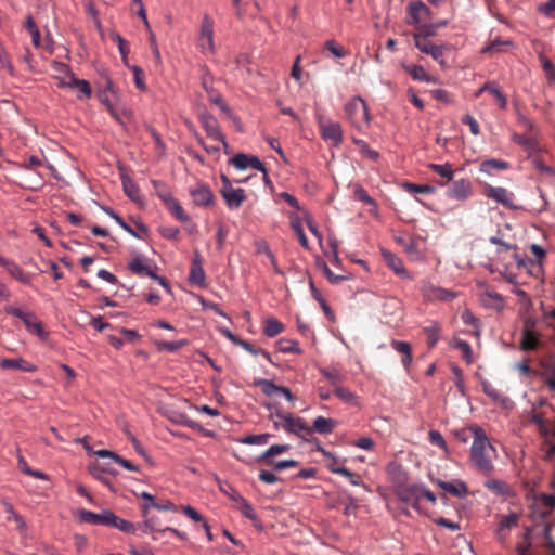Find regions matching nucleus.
Instances as JSON below:
<instances>
[{
	"label": "nucleus",
	"instance_id": "7c9ffc66",
	"mask_svg": "<svg viewBox=\"0 0 555 555\" xmlns=\"http://www.w3.org/2000/svg\"><path fill=\"white\" fill-rule=\"evenodd\" d=\"M488 91L498 102V105L501 108H505L507 101L505 95L502 93V91L495 86L494 83H485L477 92L476 96H479L482 92Z\"/></svg>",
	"mask_w": 555,
	"mask_h": 555
},
{
	"label": "nucleus",
	"instance_id": "a211bd4d",
	"mask_svg": "<svg viewBox=\"0 0 555 555\" xmlns=\"http://www.w3.org/2000/svg\"><path fill=\"white\" fill-rule=\"evenodd\" d=\"M188 282L190 285L205 287L206 286V275L204 269L202 267V261L199 259V255L195 253V257L192 261V267L190 274L188 276Z\"/></svg>",
	"mask_w": 555,
	"mask_h": 555
},
{
	"label": "nucleus",
	"instance_id": "4be33fe9",
	"mask_svg": "<svg viewBox=\"0 0 555 555\" xmlns=\"http://www.w3.org/2000/svg\"><path fill=\"white\" fill-rule=\"evenodd\" d=\"M384 260L386 261L387 266L392 269L396 274L404 278V279H412V276L409 274V272L404 269L402 260L393 255L390 251H383Z\"/></svg>",
	"mask_w": 555,
	"mask_h": 555
},
{
	"label": "nucleus",
	"instance_id": "a19ab883",
	"mask_svg": "<svg viewBox=\"0 0 555 555\" xmlns=\"http://www.w3.org/2000/svg\"><path fill=\"white\" fill-rule=\"evenodd\" d=\"M284 331V325L275 318H270L264 324V334L268 337H275Z\"/></svg>",
	"mask_w": 555,
	"mask_h": 555
},
{
	"label": "nucleus",
	"instance_id": "c03bdc74",
	"mask_svg": "<svg viewBox=\"0 0 555 555\" xmlns=\"http://www.w3.org/2000/svg\"><path fill=\"white\" fill-rule=\"evenodd\" d=\"M508 168V163L499 159H488L481 163L480 171L490 173L492 170H504Z\"/></svg>",
	"mask_w": 555,
	"mask_h": 555
},
{
	"label": "nucleus",
	"instance_id": "cd10ccee",
	"mask_svg": "<svg viewBox=\"0 0 555 555\" xmlns=\"http://www.w3.org/2000/svg\"><path fill=\"white\" fill-rule=\"evenodd\" d=\"M336 426H337V421H335L333 418L318 416L313 421V425L310 428L312 429V433L315 431L321 435H327V434H331Z\"/></svg>",
	"mask_w": 555,
	"mask_h": 555
},
{
	"label": "nucleus",
	"instance_id": "e433bc0d",
	"mask_svg": "<svg viewBox=\"0 0 555 555\" xmlns=\"http://www.w3.org/2000/svg\"><path fill=\"white\" fill-rule=\"evenodd\" d=\"M482 302L486 307L501 310L504 307V299L503 297L496 293V292H485L482 295Z\"/></svg>",
	"mask_w": 555,
	"mask_h": 555
},
{
	"label": "nucleus",
	"instance_id": "052dcab7",
	"mask_svg": "<svg viewBox=\"0 0 555 555\" xmlns=\"http://www.w3.org/2000/svg\"><path fill=\"white\" fill-rule=\"evenodd\" d=\"M257 384H258V386L261 387L262 392L267 396L280 395V390H281L282 386H278L269 379H260Z\"/></svg>",
	"mask_w": 555,
	"mask_h": 555
},
{
	"label": "nucleus",
	"instance_id": "4d7b16f0",
	"mask_svg": "<svg viewBox=\"0 0 555 555\" xmlns=\"http://www.w3.org/2000/svg\"><path fill=\"white\" fill-rule=\"evenodd\" d=\"M289 448L288 444H273L261 455L260 460L268 464V461H271L270 457L284 453L288 451Z\"/></svg>",
	"mask_w": 555,
	"mask_h": 555
},
{
	"label": "nucleus",
	"instance_id": "7ed1b4c3",
	"mask_svg": "<svg viewBox=\"0 0 555 555\" xmlns=\"http://www.w3.org/2000/svg\"><path fill=\"white\" fill-rule=\"evenodd\" d=\"M346 115L357 128H362L369 122V109L366 103L360 98H352L345 106Z\"/></svg>",
	"mask_w": 555,
	"mask_h": 555
},
{
	"label": "nucleus",
	"instance_id": "aec40b11",
	"mask_svg": "<svg viewBox=\"0 0 555 555\" xmlns=\"http://www.w3.org/2000/svg\"><path fill=\"white\" fill-rule=\"evenodd\" d=\"M0 367L2 370H10V369H16L23 372H36L37 366L28 361H26L23 358H15V359H2L0 361Z\"/></svg>",
	"mask_w": 555,
	"mask_h": 555
},
{
	"label": "nucleus",
	"instance_id": "f257e3e1",
	"mask_svg": "<svg viewBox=\"0 0 555 555\" xmlns=\"http://www.w3.org/2000/svg\"><path fill=\"white\" fill-rule=\"evenodd\" d=\"M472 430L474 441L470 448V462L479 473L490 475L494 470L492 461L496 457V449L489 442L482 428L474 426Z\"/></svg>",
	"mask_w": 555,
	"mask_h": 555
},
{
	"label": "nucleus",
	"instance_id": "412c9836",
	"mask_svg": "<svg viewBox=\"0 0 555 555\" xmlns=\"http://www.w3.org/2000/svg\"><path fill=\"white\" fill-rule=\"evenodd\" d=\"M94 455H96L98 457H102V459L109 457L115 463L119 464L121 467H124L127 470L139 472V466L134 465L129 460L124 459L122 456H120L119 454H117L113 451H109L106 449H101V450L94 451Z\"/></svg>",
	"mask_w": 555,
	"mask_h": 555
},
{
	"label": "nucleus",
	"instance_id": "603ef678",
	"mask_svg": "<svg viewBox=\"0 0 555 555\" xmlns=\"http://www.w3.org/2000/svg\"><path fill=\"white\" fill-rule=\"evenodd\" d=\"M417 31L413 35L414 43H416V38L420 36L425 40H428L429 37H433L437 33V26L434 24L430 25H416Z\"/></svg>",
	"mask_w": 555,
	"mask_h": 555
},
{
	"label": "nucleus",
	"instance_id": "5701e85b",
	"mask_svg": "<svg viewBox=\"0 0 555 555\" xmlns=\"http://www.w3.org/2000/svg\"><path fill=\"white\" fill-rule=\"evenodd\" d=\"M162 201L166 205L167 209L180 221L186 222L189 216L184 212L182 206L171 195H162Z\"/></svg>",
	"mask_w": 555,
	"mask_h": 555
},
{
	"label": "nucleus",
	"instance_id": "c756f323",
	"mask_svg": "<svg viewBox=\"0 0 555 555\" xmlns=\"http://www.w3.org/2000/svg\"><path fill=\"white\" fill-rule=\"evenodd\" d=\"M2 267H4L5 270L8 271V273L12 278L16 279L18 282H21L25 285H29L31 283L30 278L28 275H26L24 273L23 269L14 261L7 259L5 263H3Z\"/></svg>",
	"mask_w": 555,
	"mask_h": 555
},
{
	"label": "nucleus",
	"instance_id": "8fccbe9b",
	"mask_svg": "<svg viewBox=\"0 0 555 555\" xmlns=\"http://www.w3.org/2000/svg\"><path fill=\"white\" fill-rule=\"evenodd\" d=\"M137 496L141 498L144 503L141 505V514L142 517L146 518L149 516V511L156 503L154 495L149 492L134 493Z\"/></svg>",
	"mask_w": 555,
	"mask_h": 555
},
{
	"label": "nucleus",
	"instance_id": "680f3d73",
	"mask_svg": "<svg viewBox=\"0 0 555 555\" xmlns=\"http://www.w3.org/2000/svg\"><path fill=\"white\" fill-rule=\"evenodd\" d=\"M270 438V434L248 435L240 439V441L245 444H266Z\"/></svg>",
	"mask_w": 555,
	"mask_h": 555
},
{
	"label": "nucleus",
	"instance_id": "f8f14e48",
	"mask_svg": "<svg viewBox=\"0 0 555 555\" xmlns=\"http://www.w3.org/2000/svg\"><path fill=\"white\" fill-rule=\"evenodd\" d=\"M534 325L535 322L531 319L526 320L525 326L522 328L521 333V348L525 351H532L537 350L539 347L542 346V343L540 338L538 337L537 333L534 332Z\"/></svg>",
	"mask_w": 555,
	"mask_h": 555
},
{
	"label": "nucleus",
	"instance_id": "9d476101",
	"mask_svg": "<svg viewBox=\"0 0 555 555\" xmlns=\"http://www.w3.org/2000/svg\"><path fill=\"white\" fill-rule=\"evenodd\" d=\"M319 128L324 140L332 141L334 145H339L343 142V131L338 122L321 118Z\"/></svg>",
	"mask_w": 555,
	"mask_h": 555
},
{
	"label": "nucleus",
	"instance_id": "9b49d317",
	"mask_svg": "<svg viewBox=\"0 0 555 555\" xmlns=\"http://www.w3.org/2000/svg\"><path fill=\"white\" fill-rule=\"evenodd\" d=\"M231 163L240 170H245L247 168H254L263 173L264 181L268 182V172L263 164L259 160L258 157L253 155H247L243 153L236 154Z\"/></svg>",
	"mask_w": 555,
	"mask_h": 555
},
{
	"label": "nucleus",
	"instance_id": "864d4df0",
	"mask_svg": "<svg viewBox=\"0 0 555 555\" xmlns=\"http://www.w3.org/2000/svg\"><path fill=\"white\" fill-rule=\"evenodd\" d=\"M237 509L248 519L250 520H257V515L251 506L250 503H248L245 499L238 498L237 499Z\"/></svg>",
	"mask_w": 555,
	"mask_h": 555
},
{
	"label": "nucleus",
	"instance_id": "6ab92c4d",
	"mask_svg": "<svg viewBox=\"0 0 555 555\" xmlns=\"http://www.w3.org/2000/svg\"><path fill=\"white\" fill-rule=\"evenodd\" d=\"M436 483L440 489L456 498H464L468 494V487L462 480L443 481L439 479Z\"/></svg>",
	"mask_w": 555,
	"mask_h": 555
},
{
	"label": "nucleus",
	"instance_id": "393cba45",
	"mask_svg": "<svg viewBox=\"0 0 555 555\" xmlns=\"http://www.w3.org/2000/svg\"><path fill=\"white\" fill-rule=\"evenodd\" d=\"M128 268L132 273L147 275L156 282L160 278V275H158L153 269H151L149 266L143 264L140 257L133 258L129 262Z\"/></svg>",
	"mask_w": 555,
	"mask_h": 555
},
{
	"label": "nucleus",
	"instance_id": "79ce46f5",
	"mask_svg": "<svg viewBox=\"0 0 555 555\" xmlns=\"http://www.w3.org/2000/svg\"><path fill=\"white\" fill-rule=\"evenodd\" d=\"M554 526L555 524L552 521H544L542 527V534L544 538L545 546L551 551V555H555V541L551 534Z\"/></svg>",
	"mask_w": 555,
	"mask_h": 555
},
{
	"label": "nucleus",
	"instance_id": "5fc2aeb1",
	"mask_svg": "<svg viewBox=\"0 0 555 555\" xmlns=\"http://www.w3.org/2000/svg\"><path fill=\"white\" fill-rule=\"evenodd\" d=\"M291 225H292V229L293 231L296 233L298 240H299V243L300 245L305 248V249H308L309 248V243H308V238L304 232V229H302V225H301V222L299 219H293L292 222H291Z\"/></svg>",
	"mask_w": 555,
	"mask_h": 555
},
{
	"label": "nucleus",
	"instance_id": "774afa93",
	"mask_svg": "<svg viewBox=\"0 0 555 555\" xmlns=\"http://www.w3.org/2000/svg\"><path fill=\"white\" fill-rule=\"evenodd\" d=\"M538 11L548 18H555V0H547L538 7Z\"/></svg>",
	"mask_w": 555,
	"mask_h": 555
},
{
	"label": "nucleus",
	"instance_id": "338daca9",
	"mask_svg": "<svg viewBox=\"0 0 555 555\" xmlns=\"http://www.w3.org/2000/svg\"><path fill=\"white\" fill-rule=\"evenodd\" d=\"M128 438L131 441L135 452L143 456L149 464L153 465L152 457L146 453L145 449L143 448L141 442L135 438V436H133L132 433H129Z\"/></svg>",
	"mask_w": 555,
	"mask_h": 555
},
{
	"label": "nucleus",
	"instance_id": "1a4fd4ad",
	"mask_svg": "<svg viewBox=\"0 0 555 555\" xmlns=\"http://www.w3.org/2000/svg\"><path fill=\"white\" fill-rule=\"evenodd\" d=\"M421 487L422 485L418 483L401 486L397 490V495L400 501L411 505L415 511L421 512Z\"/></svg>",
	"mask_w": 555,
	"mask_h": 555
},
{
	"label": "nucleus",
	"instance_id": "6e6d98bb",
	"mask_svg": "<svg viewBox=\"0 0 555 555\" xmlns=\"http://www.w3.org/2000/svg\"><path fill=\"white\" fill-rule=\"evenodd\" d=\"M539 60L541 62L542 68L545 73L547 80L550 82L555 83V67L551 60L543 54H540Z\"/></svg>",
	"mask_w": 555,
	"mask_h": 555
},
{
	"label": "nucleus",
	"instance_id": "bb28decb",
	"mask_svg": "<svg viewBox=\"0 0 555 555\" xmlns=\"http://www.w3.org/2000/svg\"><path fill=\"white\" fill-rule=\"evenodd\" d=\"M390 345L396 351L402 354L401 363L405 369H409L413 359L411 345L406 341L396 339L391 340Z\"/></svg>",
	"mask_w": 555,
	"mask_h": 555
},
{
	"label": "nucleus",
	"instance_id": "ea45409f",
	"mask_svg": "<svg viewBox=\"0 0 555 555\" xmlns=\"http://www.w3.org/2000/svg\"><path fill=\"white\" fill-rule=\"evenodd\" d=\"M485 487L499 495H508L511 492L509 486L499 479H489L485 482Z\"/></svg>",
	"mask_w": 555,
	"mask_h": 555
},
{
	"label": "nucleus",
	"instance_id": "473e14b6",
	"mask_svg": "<svg viewBox=\"0 0 555 555\" xmlns=\"http://www.w3.org/2000/svg\"><path fill=\"white\" fill-rule=\"evenodd\" d=\"M319 450L328 459L327 462V468L335 474L341 475V476H349L350 470L347 469L345 466H343L339 463V460L332 455L330 452H326L323 448L319 447Z\"/></svg>",
	"mask_w": 555,
	"mask_h": 555
},
{
	"label": "nucleus",
	"instance_id": "2eb2a0df",
	"mask_svg": "<svg viewBox=\"0 0 555 555\" xmlns=\"http://www.w3.org/2000/svg\"><path fill=\"white\" fill-rule=\"evenodd\" d=\"M485 195L488 198H491L505 207H512V201H513L514 195L512 192L507 191L505 188L492 186V185L486 183L485 184Z\"/></svg>",
	"mask_w": 555,
	"mask_h": 555
},
{
	"label": "nucleus",
	"instance_id": "3c124183",
	"mask_svg": "<svg viewBox=\"0 0 555 555\" xmlns=\"http://www.w3.org/2000/svg\"><path fill=\"white\" fill-rule=\"evenodd\" d=\"M193 202L199 206H208V188L202 185L201 188L191 191Z\"/></svg>",
	"mask_w": 555,
	"mask_h": 555
},
{
	"label": "nucleus",
	"instance_id": "0e129e2a",
	"mask_svg": "<svg viewBox=\"0 0 555 555\" xmlns=\"http://www.w3.org/2000/svg\"><path fill=\"white\" fill-rule=\"evenodd\" d=\"M278 348L284 353H298L300 351L298 344L291 339H280L278 341Z\"/></svg>",
	"mask_w": 555,
	"mask_h": 555
},
{
	"label": "nucleus",
	"instance_id": "f3484780",
	"mask_svg": "<svg viewBox=\"0 0 555 555\" xmlns=\"http://www.w3.org/2000/svg\"><path fill=\"white\" fill-rule=\"evenodd\" d=\"M88 472L92 477H94L95 479H98L99 481H101L102 483L107 486L112 492H115V489H114L111 480L106 477H103V474H109V475L115 476L118 474L117 469L109 467V466H103L95 462V463H91L88 466Z\"/></svg>",
	"mask_w": 555,
	"mask_h": 555
},
{
	"label": "nucleus",
	"instance_id": "20e7f679",
	"mask_svg": "<svg viewBox=\"0 0 555 555\" xmlns=\"http://www.w3.org/2000/svg\"><path fill=\"white\" fill-rule=\"evenodd\" d=\"M530 421L538 427L539 434L544 439L545 459L552 461L555 457V443L551 440V428L548 422L542 413L533 412Z\"/></svg>",
	"mask_w": 555,
	"mask_h": 555
},
{
	"label": "nucleus",
	"instance_id": "e2e57ef3",
	"mask_svg": "<svg viewBox=\"0 0 555 555\" xmlns=\"http://www.w3.org/2000/svg\"><path fill=\"white\" fill-rule=\"evenodd\" d=\"M209 138H210V141L214 140V141H218V144L217 145H210V153L212 151H219L220 150V145H222L224 149L228 147V144L224 140V137L221 134V132L215 128L211 124H210V134H209Z\"/></svg>",
	"mask_w": 555,
	"mask_h": 555
},
{
	"label": "nucleus",
	"instance_id": "c9c22d12",
	"mask_svg": "<svg viewBox=\"0 0 555 555\" xmlns=\"http://www.w3.org/2000/svg\"><path fill=\"white\" fill-rule=\"evenodd\" d=\"M17 465L20 470L28 476L35 477L37 479L47 480L49 477L41 470H35L30 468L24 459V456L20 453V449H17Z\"/></svg>",
	"mask_w": 555,
	"mask_h": 555
},
{
	"label": "nucleus",
	"instance_id": "c85d7f7f",
	"mask_svg": "<svg viewBox=\"0 0 555 555\" xmlns=\"http://www.w3.org/2000/svg\"><path fill=\"white\" fill-rule=\"evenodd\" d=\"M218 330L227 337L229 338L233 344L244 348L246 351H248L249 353H251L253 356H257L259 354L260 352V349L254 347L250 343L246 341V340H243L241 338H238L237 336H235L230 330L225 328V327H222V326H218Z\"/></svg>",
	"mask_w": 555,
	"mask_h": 555
},
{
	"label": "nucleus",
	"instance_id": "69168bd1",
	"mask_svg": "<svg viewBox=\"0 0 555 555\" xmlns=\"http://www.w3.org/2000/svg\"><path fill=\"white\" fill-rule=\"evenodd\" d=\"M129 69L133 73L135 87L141 91H145L146 85L144 82L143 69L138 65L129 66Z\"/></svg>",
	"mask_w": 555,
	"mask_h": 555
},
{
	"label": "nucleus",
	"instance_id": "13d9d810",
	"mask_svg": "<svg viewBox=\"0 0 555 555\" xmlns=\"http://www.w3.org/2000/svg\"><path fill=\"white\" fill-rule=\"evenodd\" d=\"M324 49L331 52V54L337 59H343L347 55L345 49L333 39L325 41Z\"/></svg>",
	"mask_w": 555,
	"mask_h": 555
},
{
	"label": "nucleus",
	"instance_id": "dca6fc26",
	"mask_svg": "<svg viewBox=\"0 0 555 555\" xmlns=\"http://www.w3.org/2000/svg\"><path fill=\"white\" fill-rule=\"evenodd\" d=\"M414 44L422 53L430 55L440 65L444 64V52L442 46L434 44L433 42L425 40L420 36L416 38V43Z\"/></svg>",
	"mask_w": 555,
	"mask_h": 555
},
{
	"label": "nucleus",
	"instance_id": "a878e982",
	"mask_svg": "<svg viewBox=\"0 0 555 555\" xmlns=\"http://www.w3.org/2000/svg\"><path fill=\"white\" fill-rule=\"evenodd\" d=\"M428 168L437 173L443 181L439 182L441 186H444L447 183L452 181L454 171L452 169V165L450 163L446 164H429Z\"/></svg>",
	"mask_w": 555,
	"mask_h": 555
},
{
	"label": "nucleus",
	"instance_id": "37998d69",
	"mask_svg": "<svg viewBox=\"0 0 555 555\" xmlns=\"http://www.w3.org/2000/svg\"><path fill=\"white\" fill-rule=\"evenodd\" d=\"M424 333L427 335V343L430 348L436 346L439 340L440 326L437 322H431L424 327Z\"/></svg>",
	"mask_w": 555,
	"mask_h": 555
},
{
	"label": "nucleus",
	"instance_id": "f704fd0d",
	"mask_svg": "<svg viewBox=\"0 0 555 555\" xmlns=\"http://www.w3.org/2000/svg\"><path fill=\"white\" fill-rule=\"evenodd\" d=\"M402 68L417 81L429 82L430 76L426 73L423 66L414 64H402Z\"/></svg>",
	"mask_w": 555,
	"mask_h": 555
},
{
	"label": "nucleus",
	"instance_id": "bf43d9fd",
	"mask_svg": "<svg viewBox=\"0 0 555 555\" xmlns=\"http://www.w3.org/2000/svg\"><path fill=\"white\" fill-rule=\"evenodd\" d=\"M185 344H186V340H178V341L159 340V341H156V346L159 351H169V352H175V351L179 350Z\"/></svg>",
	"mask_w": 555,
	"mask_h": 555
},
{
	"label": "nucleus",
	"instance_id": "4c0bfd02",
	"mask_svg": "<svg viewBox=\"0 0 555 555\" xmlns=\"http://www.w3.org/2000/svg\"><path fill=\"white\" fill-rule=\"evenodd\" d=\"M257 253L259 255H263L266 257V259L268 260V262L270 263V266L272 267L273 271L276 274H280V275L284 274L283 271L278 266V262H276V259H275L273 253L270 250L269 246L266 243L257 244Z\"/></svg>",
	"mask_w": 555,
	"mask_h": 555
},
{
	"label": "nucleus",
	"instance_id": "b1692460",
	"mask_svg": "<svg viewBox=\"0 0 555 555\" xmlns=\"http://www.w3.org/2000/svg\"><path fill=\"white\" fill-rule=\"evenodd\" d=\"M61 65V72L66 75V78H60L57 77V87L59 88H68V89H77L79 85L81 83L82 79L77 78L70 67L66 64H60Z\"/></svg>",
	"mask_w": 555,
	"mask_h": 555
},
{
	"label": "nucleus",
	"instance_id": "4468645a",
	"mask_svg": "<svg viewBox=\"0 0 555 555\" xmlns=\"http://www.w3.org/2000/svg\"><path fill=\"white\" fill-rule=\"evenodd\" d=\"M447 196L452 199L465 201L473 194V186L468 179H460L452 182L447 190Z\"/></svg>",
	"mask_w": 555,
	"mask_h": 555
},
{
	"label": "nucleus",
	"instance_id": "0eeeda50",
	"mask_svg": "<svg viewBox=\"0 0 555 555\" xmlns=\"http://www.w3.org/2000/svg\"><path fill=\"white\" fill-rule=\"evenodd\" d=\"M278 416L283 421L282 427L287 433L302 438L312 434V429L304 418L294 417L291 413L278 414Z\"/></svg>",
	"mask_w": 555,
	"mask_h": 555
},
{
	"label": "nucleus",
	"instance_id": "f03ea898",
	"mask_svg": "<svg viewBox=\"0 0 555 555\" xmlns=\"http://www.w3.org/2000/svg\"><path fill=\"white\" fill-rule=\"evenodd\" d=\"M4 311L9 315L21 319L27 331L36 335L41 341H47L49 339V332L44 330L43 323L34 312H24L20 308L13 306L4 307Z\"/></svg>",
	"mask_w": 555,
	"mask_h": 555
},
{
	"label": "nucleus",
	"instance_id": "49530a36",
	"mask_svg": "<svg viewBox=\"0 0 555 555\" xmlns=\"http://www.w3.org/2000/svg\"><path fill=\"white\" fill-rule=\"evenodd\" d=\"M482 390L494 402L504 403L506 401V397L488 382L482 383Z\"/></svg>",
	"mask_w": 555,
	"mask_h": 555
},
{
	"label": "nucleus",
	"instance_id": "72a5a7b5",
	"mask_svg": "<svg viewBox=\"0 0 555 555\" xmlns=\"http://www.w3.org/2000/svg\"><path fill=\"white\" fill-rule=\"evenodd\" d=\"M122 190L125 194L134 203H142L140 190L130 177H124Z\"/></svg>",
	"mask_w": 555,
	"mask_h": 555
},
{
	"label": "nucleus",
	"instance_id": "6e6552de",
	"mask_svg": "<svg viewBox=\"0 0 555 555\" xmlns=\"http://www.w3.org/2000/svg\"><path fill=\"white\" fill-rule=\"evenodd\" d=\"M420 289L426 300L451 301L456 296L455 293L435 286L428 281H422Z\"/></svg>",
	"mask_w": 555,
	"mask_h": 555
},
{
	"label": "nucleus",
	"instance_id": "2f4dec72",
	"mask_svg": "<svg viewBox=\"0 0 555 555\" xmlns=\"http://www.w3.org/2000/svg\"><path fill=\"white\" fill-rule=\"evenodd\" d=\"M539 364L542 369L541 376L543 378L548 376H555V356L552 352L544 353L539 359Z\"/></svg>",
	"mask_w": 555,
	"mask_h": 555
},
{
	"label": "nucleus",
	"instance_id": "de8ad7c7",
	"mask_svg": "<svg viewBox=\"0 0 555 555\" xmlns=\"http://www.w3.org/2000/svg\"><path fill=\"white\" fill-rule=\"evenodd\" d=\"M210 104L218 109V114L223 119H231L232 114L229 106L224 103V101L220 96L212 98L210 96Z\"/></svg>",
	"mask_w": 555,
	"mask_h": 555
},
{
	"label": "nucleus",
	"instance_id": "423d86ee",
	"mask_svg": "<svg viewBox=\"0 0 555 555\" xmlns=\"http://www.w3.org/2000/svg\"><path fill=\"white\" fill-rule=\"evenodd\" d=\"M222 182L223 186L221 188L220 192L227 206L230 209H238L243 202L246 199L245 191L240 188H233L230 180L225 176H222Z\"/></svg>",
	"mask_w": 555,
	"mask_h": 555
},
{
	"label": "nucleus",
	"instance_id": "09e8293b",
	"mask_svg": "<svg viewBox=\"0 0 555 555\" xmlns=\"http://www.w3.org/2000/svg\"><path fill=\"white\" fill-rule=\"evenodd\" d=\"M519 516L516 513H511L501 518L499 524V534L501 535L504 530H508L512 527L517 526Z\"/></svg>",
	"mask_w": 555,
	"mask_h": 555
},
{
	"label": "nucleus",
	"instance_id": "ddd939ff",
	"mask_svg": "<svg viewBox=\"0 0 555 555\" xmlns=\"http://www.w3.org/2000/svg\"><path fill=\"white\" fill-rule=\"evenodd\" d=\"M431 11L423 1H413L408 5V24L418 25L430 17Z\"/></svg>",
	"mask_w": 555,
	"mask_h": 555
},
{
	"label": "nucleus",
	"instance_id": "39448f33",
	"mask_svg": "<svg viewBox=\"0 0 555 555\" xmlns=\"http://www.w3.org/2000/svg\"><path fill=\"white\" fill-rule=\"evenodd\" d=\"M555 508V496L553 494L542 493L534 498L531 504L532 521L546 519Z\"/></svg>",
	"mask_w": 555,
	"mask_h": 555
},
{
	"label": "nucleus",
	"instance_id": "a18cd8bd",
	"mask_svg": "<svg viewBox=\"0 0 555 555\" xmlns=\"http://www.w3.org/2000/svg\"><path fill=\"white\" fill-rule=\"evenodd\" d=\"M168 418L177 424H185L190 427H198L201 431L204 433L205 436H208V431L205 430L202 426H199L196 422L190 421L184 414L172 411L171 414H168Z\"/></svg>",
	"mask_w": 555,
	"mask_h": 555
},
{
	"label": "nucleus",
	"instance_id": "58836bf2",
	"mask_svg": "<svg viewBox=\"0 0 555 555\" xmlns=\"http://www.w3.org/2000/svg\"><path fill=\"white\" fill-rule=\"evenodd\" d=\"M79 521L82 524H91V525H101L102 524V517H103V511L101 513H94L91 511H87L83 508H80L77 511Z\"/></svg>",
	"mask_w": 555,
	"mask_h": 555
}]
</instances>
